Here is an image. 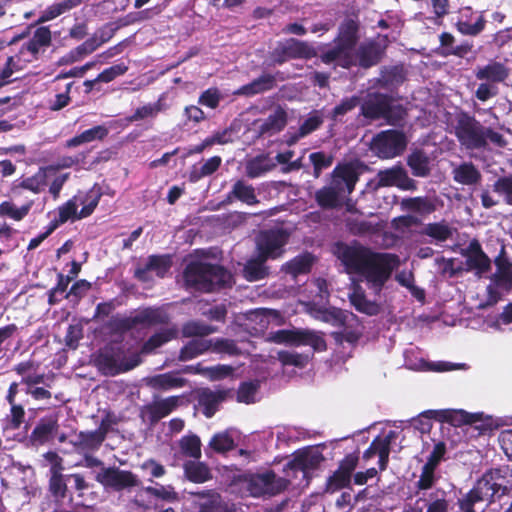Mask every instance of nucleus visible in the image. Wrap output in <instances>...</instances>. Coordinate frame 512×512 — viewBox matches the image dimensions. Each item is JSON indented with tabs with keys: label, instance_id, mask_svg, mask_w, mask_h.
I'll return each instance as SVG.
<instances>
[{
	"label": "nucleus",
	"instance_id": "1",
	"mask_svg": "<svg viewBox=\"0 0 512 512\" xmlns=\"http://www.w3.org/2000/svg\"><path fill=\"white\" fill-rule=\"evenodd\" d=\"M359 39V20L345 18L338 26L332 43L320 48L321 62L326 65L335 64L347 70L354 66L367 70L378 65L385 56V46L375 40H368L357 47Z\"/></svg>",
	"mask_w": 512,
	"mask_h": 512
},
{
	"label": "nucleus",
	"instance_id": "2",
	"mask_svg": "<svg viewBox=\"0 0 512 512\" xmlns=\"http://www.w3.org/2000/svg\"><path fill=\"white\" fill-rule=\"evenodd\" d=\"M334 253L348 274L362 277L371 288L378 291L400 265L398 255L374 251L356 240L351 243L338 242Z\"/></svg>",
	"mask_w": 512,
	"mask_h": 512
},
{
	"label": "nucleus",
	"instance_id": "3",
	"mask_svg": "<svg viewBox=\"0 0 512 512\" xmlns=\"http://www.w3.org/2000/svg\"><path fill=\"white\" fill-rule=\"evenodd\" d=\"M366 168L359 160L337 164L330 174V182L315 191L317 206L324 211L341 209Z\"/></svg>",
	"mask_w": 512,
	"mask_h": 512
},
{
	"label": "nucleus",
	"instance_id": "4",
	"mask_svg": "<svg viewBox=\"0 0 512 512\" xmlns=\"http://www.w3.org/2000/svg\"><path fill=\"white\" fill-rule=\"evenodd\" d=\"M186 288L202 293H212L231 287L232 274L223 266L202 261L189 262L183 271Z\"/></svg>",
	"mask_w": 512,
	"mask_h": 512
},
{
	"label": "nucleus",
	"instance_id": "5",
	"mask_svg": "<svg viewBox=\"0 0 512 512\" xmlns=\"http://www.w3.org/2000/svg\"><path fill=\"white\" fill-rule=\"evenodd\" d=\"M361 115L371 121L383 119L391 126L400 125L407 111L395 98L386 93L374 92L368 94L360 106Z\"/></svg>",
	"mask_w": 512,
	"mask_h": 512
},
{
	"label": "nucleus",
	"instance_id": "6",
	"mask_svg": "<svg viewBox=\"0 0 512 512\" xmlns=\"http://www.w3.org/2000/svg\"><path fill=\"white\" fill-rule=\"evenodd\" d=\"M102 197L100 188L90 189L83 198L74 196L58 207V217L54 218L49 226L56 230L68 220H80L90 216L99 204Z\"/></svg>",
	"mask_w": 512,
	"mask_h": 512
},
{
	"label": "nucleus",
	"instance_id": "7",
	"mask_svg": "<svg viewBox=\"0 0 512 512\" xmlns=\"http://www.w3.org/2000/svg\"><path fill=\"white\" fill-rule=\"evenodd\" d=\"M123 349L120 346L107 344L98 351L94 363L98 370L106 376H115L134 369L142 362L139 353L123 358Z\"/></svg>",
	"mask_w": 512,
	"mask_h": 512
},
{
	"label": "nucleus",
	"instance_id": "8",
	"mask_svg": "<svg viewBox=\"0 0 512 512\" xmlns=\"http://www.w3.org/2000/svg\"><path fill=\"white\" fill-rule=\"evenodd\" d=\"M484 125L476 117L461 110L455 114L453 133L466 150H480L487 146L483 138Z\"/></svg>",
	"mask_w": 512,
	"mask_h": 512
},
{
	"label": "nucleus",
	"instance_id": "9",
	"mask_svg": "<svg viewBox=\"0 0 512 512\" xmlns=\"http://www.w3.org/2000/svg\"><path fill=\"white\" fill-rule=\"evenodd\" d=\"M325 44L314 47L307 41L296 38H289L284 42H279L270 54L274 65H282L291 59L309 60L321 54V47Z\"/></svg>",
	"mask_w": 512,
	"mask_h": 512
},
{
	"label": "nucleus",
	"instance_id": "10",
	"mask_svg": "<svg viewBox=\"0 0 512 512\" xmlns=\"http://www.w3.org/2000/svg\"><path fill=\"white\" fill-rule=\"evenodd\" d=\"M243 481L253 497H260L266 494L276 495L285 490L289 484L288 480L277 478L273 470H267L263 473L244 474Z\"/></svg>",
	"mask_w": 512,
	"mask_h": 512
},
{
	"label": "nucleus",
	"instance_id": "11",
	"mask_svg": "<svg viewBox=\"0 0 512 512\" xmlns=\"http://www.w3.org/2000/svg\"><path fill=\"white\" fill-rule=\"evenodd\" d=\"M288 241L289 234L283 229L263 230L256 238L257 253L267 260L280 258Z\"/></svg>",
	"mask_w": 512,
	"mask_h": 512
},
{
	"label": "nucleus",
	"instance_id": "12",
	"mask_svg": "<svg viewBox=\"0 0 512 512\" xmlns=\"http://www.w3.org/2000/svg\"><path fill=\"white\" fill-rule=\"evenodd\" d=\"M407 146L405 134L398 130H386L377 134L371 148L382 159H389L400 155Z\"/></svg>",
	"mask_w": 512,
	"mask_h": 512
},
{
	"label": "nucleus",
	"instance_id": "13",
	"mask_svg": "<svg viewBox=\"0 0 512 512\" xmlns=\"http://www.w3.org/2000/svg\"><path fill=\"white\" fill-rule=\"evenodd\" d=\"M359 463L357 452L349 453L339 462L338 468L330 475L325 483V492L335 493L341 489L349 488L353 472Z\"/></svg>",
	"mask_w": 512,
	"mask_h": 512
},
{
	"label": "nucleus",
	"instance_id": "14",
	"mask_svg": "<svg viewBox=\"0 0 512 512\" xmlns=\"http://www.w3.org/2000/svg\"><path fill=\"white\" fill-rule=\"evenodd\" d=\"M95 479L105 488H111L114 491L138 487L141 484L137 475L132 471L121 470L118 467L103 468L97 473Z\"/></svg>",
	"mask_w": 512,
	"mask_h": 512
},
{
	"label": "nucleus",
	"instance_id": "15",
	"mask_svg": "<svg viewBox=\"0 0 512 512\" xmlns=\"http://www.w3.org/2000/svg\"><path fill=\"white\" fill-rule=\"evenodd\" d=\"M375 180V189L397 187L403 191L417 190V182L409 177L405 168L400 164L379 170Z\"/></svg>",
	"mask_w": 512,
	"mask_h": 512
},
{
	"label": "nucleus",
	"instance_id": "16",
	"mask_svg": "<svg viewBox=\"0 0 512 512\" xmlns=\"http://www.w3.org/2000/svg\"><path fill=\"white\" fill-rule=\"evenodd\" d=\"M461 254L465 258L463 271L473 272L481 278L491 270V259L483 251L479 240L472 239Z\"/></svg>",
	"mask_w": 512,
	"mask_h": 512
},
{
	"label": "nucleus",
	"instance_id": "17",
	"mask_svg": "<svg viewBox=\"0 0 512 512\" xmlns=\"http://www.w3.org/2000/svg\"><path fill=\"white\" fill-rule=\"evenodd\" d=\"M420 416L428 419H434L441 423H448L455 427L472 425L481 420L480 414L468 413L462 409L427 410L421 413Z\"/></svg>",
	"mask_w": 512,
	"mask_h": 512
},
{
	"label": "nucleus",
	"instance_id": "18",
	"mask_svg": "<svg viewBox=\"0 0 512 512\" xmlns=\"http://www.w3.org/2000/svg\"><path fill=\"white\" fill-rule=\"evenodd\" d=\"M59 427L56 414L40 418L27 437L28 446L40 447L52 442L58 433Z\"/></svg>",
	"mask_w": 512,
	"mask_h": 512
},
{
	"label": "nucleus",
	"instance_id": "19",
	"mask_svg": "<svg viewBox=\"0 0 512 512\" xmlns=\"http://www.w3.org/2000/svg\"><path fill=\"white\" fill-rule=\"evenodd\" d=\"M180 401L181 396H169L154 400L143 406L141 409V417L144 420L147 419L149 424L153 426L175 411L179 407Z\"/></svg>",
	"mask_w": 512,
	"mask_h": 512
},
{
	"label": "nucleus",
	"instance_id": "20",
	"mask_svg": "<svg viewBox=\"0 0 512 512\" xmlns=\"http://www.w3.org/2000/svg\"><path fill=\"white\" fill-rule=\"evenodd\" d=\"M172 266V256L170 254H153L147 259L143 267H137L134 271V278L142 283L149 282L150 271H154L156 276L164 278Z\"/></svg>",
	"mask_w": 512,
	"mask_h": 512
},
{
	"label": "nucleus",
	"instance_id": "21",
	"mask_svg": "<svg viewBox=\"0 0 512 512\" xmlns=\"http://www.w3.org/2000/svg\"><path fill=\"white\" fill-rule=\"evenodd\" d=\"M135 319L138 326L152 327L168 325L171 317L164 306H149L136 311Z\"/></svg>",
	"mask_w": 512,
	"mask_h": 512
},
{
	"label": "nucleus",
	"instance_id": "22",
	"mask_svg": "<svg viewBox=\"0 0 512 512\" xmlns=\"http://www.w3.org/2000/svg\"><path fill=\"white\" fill-rule=\"evenodd\" d=\"M287 121L288 114L286 110L279 105L266 119L257 120L255 124L257 125L258 134L260 136H272L281 132L286 127Z\"/></svg>",
	"mask_w": 512,
	"mask_h": 512
},
{
	"label": "nucleus",
	"instance_id": "23",
	"mask_svg": "<svg viewBox=\"0 0 512 512\" xmlns=\"http://www.w3.org/2000/svg\"><path fill=\"white\" fill-rule=\"evenodd\" d=\"M505 476L501 468H492L486 471L480 479L477 480L476 486L483 488L482 491L487 497L492 499L500 491L505 493L507 487L504 485Z\"/></svg>",
	"mask_w": 512,
	"mask_h": 512
},
{
	"label": "nucleus",
	"instance_id": "24",
	"mask_svg": "<svg viewBox=\"0 0 512 512\" xmlns=\"http://www.w3.org/2000/svg\"><path fill=\"white\" fill-rule=\"evenodd\" d=\"M52 42V34L48 26H41L34 31L32 38L24 43L19 54L24 55L25 53L30 54L31 60H37L41 48L49 47Z\"/></svg>",
	"mask_w": 512,
	"mask_h": 512
},
{
	"label": "nucleus",
	"instance_id": "25",
	"mask_svg": "<svg viewBox=\"0 0 512 512\" xmlns=\"http://www.w3.org/2000/svg\"><path fill=\"white\" fill-rule=\"evenodd\" d=\"M494 264L496 272L492 277L493 282L498 287L510 291L512 289V262L508 258L504 246L501 247L498 256L494 259Z\"/></svg>",
	"mask_w": 512,
	"mask_h": 512
},
{
	"label": "nucleus",
	"instance_id": "26",
	"mask_svg": "<svg viewBox=\"0 0 512 512\" xmlns=\"http://www.w3.org/2000/svg\"><path fill=\"white\" fill-rule=\"evenodd\" d=\"M105 439L96 431H80L71 440V445L78 454L97 452Z\"/></svg>",
	"mask_w": 512,
	"mask_h": 512
},
{
	"label": "nucleus",
	"instance_id": "27",
	"mask_svg": "<svg viewBox=\"0 0 512 512\" xmlns=\"http://www.w3.org/2000/svg\"><path fill=\"white\" fill-rule=\"evenodd\" d=\"M276 87V77L269 73H263L250 83L242 85L233 92L237 96L252 97L262 94Z\"/></svg>",
	"mask_w": 512,
	"mask_h": 512
},
{
	"label": "nucleus",
	"instance_id": "28",
	"mask_svg": "<svg viewBox=\"0 0 512 512\" xmlns=\"http://www.w3.org/2000/svg\"><path fill=\"white\" fill-rule=\"evenodd\" d=\"M226 391H212L209 388L199 390L197 401L202 408V413L206 418H211L218 411L219 405L226 399Z\"/></svg>",
	"mask_w": 512,
	"mask_h": 512
},
{
	"label": "nucleus",
	"instance_id": "29",
	"mask_svg": "<svg viewBox=\"0 0 512 512\" xmlns=\"http://www.w3.org/2000/svg\"><path fill=\"white\" fill-rule=\"evenodd\" d=\"M238 200L248 206H254L259 203L255 188L244 180H237L231 190L227 193L225 203H232Z\"/></svg>",
	"mask_w": 512,
	"mask_h": 512
},
{
	"label": "nucleus",
	"instance_id": "30",
	"mask_svg": "<svg viewBox=\"0 0 512 512\" xmlns=\"http://www.w3.org/2000/svg\"><path fill=\"white\" fill-rule=\"evenodd\" d=\"M406 80V71L402 64L383 66L377 84L383 89L398 88Z\"/></svg>",
	"mask_w": 512,
	"mask_h": 512
},
{
	"label": "nucleus",
	"instance_id": "31",
	"mask_svg": "<svg viewBox=\"0 0 512 512\" xmlns=\"http://www.w3.org/2000/svg\"><path fill=\"white\" fill-rule=\"evenodd\" d=\"M456 229L446 220L427 223L420 234L431 238V242L436 244L444 243L453 238Z\"/></svg>",
	"mask_w": 512,
	"mask_h": 512
},
{
	"label": "nucleus",
	"instance_id": "32",
	"mask_svg": "<svg viewBox=\"0 0 512 512\" xmlns=\"http://www.w3.org/2000/svg\"><path fill=\"white\" fill-rule=\"evenodd\" d=\"M403 211L413 212L426 216L434 213L437 209L435 202L427 196H416L403 198L400 202Z\"/></svg>",
	"mask_w": 512,
	"mask_h": 512
},
{
	"label": "nucleus",
	"instance_id": "33",
	"mask_svg": "<svg viewBox=\"0 0 512 512\" xmlns=\"http://www.w3.org/2000/svg\"><path fill=\"white\" fill-rule=\"evenodd\" d=\"M178 336V328L176 325L171 327L162 329L154 334H152L141 346L140 355L141 354H151L157 348L163 346L169 341L176 339Z\"/></svg>",
	"mask_w": 512,
	"mask_h": 512
},
{
	"label": "nucleus",
	"instance_id": "34",
	"mask_svg": "<svg viewBox=\"0 0 512 512\" xmlns=\"http://www.w3.org/2000/svg\"><path fill=\"white\" fill-rule=\"evenodd\" d=\"M509 76V69L501 62L490 61L487 65L479 67L475 72L478 80H486L492 83L504 82Z\"/></svg>",
	"mask_w": 512,
	"mask_h": 512
},
{
	"label": "nucleus",
	"instance_id": "35",
	"mask_svg": "<svg viewBox=\"0 0 512 512\" xmlns=\"http://www.w3.org/2000/svg\"><path fill=\"white\" fill-rule=\"evenodd\" d=\"M268 260L257 253L256 257L247 260L243 267V277L249 282L265 279L269 276Z\"/></svg>",
	"mask_w": 512,
	"mask_h": 512
},
{
	"label": "nucleus",
	"instance_id": "36",
	"mask_svg": "<svg viewBox=\"0 0 512 512\" xmlns=\"http://www.w3.org/2000/svg\"><path fill=\"white\" fill-rule=\"evenodd\" d=\"M314 260V256L311 253L305 252L283 264L281 271L296 278L298 275L310 273Z\"/></svg>",
	"mask_w": 512,
	"mask_h": 512
},
{
	"label": "nucleus",
	"instance_id": "37",
	"mask_svg": "<svg viewBox=\"0 0 512 512\" xmlns=\"http://www.w3.org/2000/svg\"><path fill=\"white\" fill-rule=\"evenodd\" d=\"M186 383L187 380L179 377L176 372H167L151 377L148 385L155 390L168 391L175 388H182Z\"/></svg>",
	"mask_w": 512,
	"mask_h": 512
},
{
	"label": "nucleus",
	"instance_id": "38",
	"mask_svg": "<svg viewBox=\"0 0 512 512\" xmlns=\"http://www.w3.org/2000/svg\"><path fill=\"white\" fill-rule=\"evenodd\" d=\"M349 300L360 313L375 316L380 312V306L376 302L368 300L364 290L359 285H357L349 295Z\"/></svg>",
	"mask_w": 512,
	"mask_h": 512
},
{
	"label": "nucleus",
	"instance_id": "39",
	"mask_svg": "<svg viewBox=\"0 0 512 512\" xmlns=\"http://www.w3.org/2000/svg\"><path fill=\"white\" fill-rule=\"evenodd\" d=\"M212 339L194 338L187 342L178 355L179 361H189L210 351Z\"/></svg>",
	"mask_w": 512,
	"mask_h": 512
},
{
	"label": "nucleus",
	"instance_id": "40",
	"mask_svg": "<svg viewBox=\"0 0 512 512\" xmlns=\"http://www.w3.org/2000/svg\"><path fill=\"white\" fill-rule=\"evenodd\" d=\"M453 180L462 185H475L482 176L480 171L472 162H464L455 167L452 171Z\"/></svg>",
	"mask_w": 512,
	"mask_h": 512
},
{
	"label": "nucleus",
	"instance_id": "41",
	"mask_svg": "<svg viewBox=\"0 0 512 512\" xmlns=\"http://www.w3.org/2000/svg\"><path fill=\"white\" fill-rule=\"evenodd\" d=\"M183 468L185 477L193 483H204L212 478L211 470L204 462L189 460Z\"/></svg>",
	"mask_w": 512,
	"mask_h": 512
},
{
	"label": "nucleus",
	"instance_id": "42",
	"mask_svg": "<svg viewBox=\"0 0 512 512\" xmlns=\"http://www.w3.org/2000/svg\"><path fill=\"white\" fill-rule=\"evenodd\" d=\"M321 320L336 327H345L352 320H358V317L347 310L337 307H329L320 310Z\"/></svg>",
	"mask_w": 512,
	"mask_h": 512
},
{
	"label": "nucleus",
	"instance_id": "43",
	"mask_svg": "<svg viewBox=\"0 0 512 512\" xmlns=\"http://www.w3.org/2000/svg\"><path fill=\"white\" fill-rule=\"evenodd\" d=\"M275 167L276 164L267 154H261L247 161L245 170L248 178L255 179L273 170Z\"/></svg>",
	"mask_w": 512,
	"mask_h": 512
},
{
	"label": "nucleus",
	"instance_id": "44",
	"mask_svg": "<svg viewBox=\"0 0 512 512\" xmlns=\"http://www.w3.org/2000/svg\"><path fill=\"white\" fill-rule=\"evenodd\" d=\"M111 335H123L137 327L135 315L122 316L120 314L112 316L104 325Z\"/></svg>",
	"mask_w": 512,
	"mask_h": 512
},
{
	"label": "nucleus",
	"instance_id": "45",
	"mask_svg": "<svg viewBox=\"0 0 512 512\" xmlns=\"http://www.w3.org/2000/svg\"><path fill=\"white\" fill-rule=\"evenodd\" d=\"M407 165L416 177H427L430 174L429 158L421 149H416L408 155Z\"/></svg>",
	"mask_w": 512,
	"mask_h": 512
},
{
	"label": "nucleus",
	"instance_id": "46",
	"mask_svg": "<svg viewBox=\"0 0 512 512\" xmlns=\"http://www.w3.org/2000/svg\"><path fill=\"white\" fill-rule=\"evenodd\" d=\"M52 168H53V165H50L48 167L39 168L37 173H35L33 176L23 179L20 182L19 187H21L25 190H29L35 194L40 193L47 184L46 172L50 171V169H52Z\"/></svg>",
	"mask_w": 512,
	"mask_h": 512
},
{
	"label": "nucleus",
	"instance_id": "47",
	"mask_svg": "<svg viewBox=\"0 0 512 512\" xmlns=\"http://www.w3.org/2000/svg\"><path fill=\"white\" fill-rule=\"evenodd\" d=\"M110 38L111 36L108 38L100 39H98L96 36L88 38L82 44L70 51V59H68V61H79L84 56L94 52L99 46L107 42Z\"/></svg>",
	"mask_w": 512,
	"mask_h": 512
},
{
	"label": "nucleus",
	"instance_id": "48",
	"mask_svg": "<svg viewBox=\"0 0 512 512\" xmlns=\"http://www.w3.org/2000/svg\"><path fill=\"white\" fill-rule=\"evenodd\" d=\"M217 327L205 324L200 321L191 320L183 324L182 335L183 337H199L203 338L210 334L217 332Z\"/></svg>",
	"mask_w": 512,
	"mask_h": 512
},
{
	"label": "nucleus",
	"instance_id": "49",
	"mask_svg": "<svg viewBox=\"0 0 512 512\" xmlns=\"http://www.w3.org/2000/svg\"><path fill=\"white\" fill-rule=\"evenodd\" d=\"M221 162L222 159L220 156H213L209 158L200 168L193 166L189 173V181L195 183L203 177L212 175L219 169Z\"/></svg>",
	"mask_w": 512,
	"mask_h": 512
},
{
	"label": "nucleus",
	"instance_id": "50",
	"mask_svg": "<svg viewBox=\"0 0 512 512\" xmlns=\"http://www.w3.org/2000/svg\"><path fill=\"white\" fill-rule=\"evenodd\" d=\"M179 447L184 456L195 460L201 458V440L199 436L195 434L183 436L179 441Z\"/></svg>",
	"mask_w": 512,
	"mask_h": 512
},
{
	"label": "nucleus",
	"instance_id": "51",
	"mask_svg": "<svg viewBox=\"0 0 512 512\" xmlns=\"http://www.w3.org/2000/svg\"><path fill=\"white\" fill-rule=\"evenodd\" d=\"M198 512H228V508L220 494L211 492L202 497Z\"/></svg>",
	"mask_w": 512,
	"mask_h": 512
},
{
	"label": "nucleus",
	"instance_id": "52",
	"mask_svg": "<svg viewBox=\"0 0 512 512\" xmlns=\"http://www.w3.org/2000/svg\"><path fill=\"white\" fill-rule=\"evenodd\" d=\"M483 488L476 485L473 486L465 495L457 499L458 508H466L470 511H476L475 505L486 499H490L482 491Z\"/></svg>",
	"mask_w": 512,
	"mask_h": 512
},
{
	"label": "nucleus",
	"instance_id": "53",
	"mask_svg": "<svg viewBox=\"0 0 512 512\" xmlns=\"http://www.w3.org/2000/svg\"><path fill=\"white\" fill-rule=\"evenodd\" d=\"M324 123L323 114L320 110H313L298 128V136H308L318 130Z\"/></svg>",
	"mask_w": 512,
	"mask_h": 512
},
{
	"label": "nucleus",
	"instance_id": "54",
	"mask_svg": "<svg viewBox=\"0 0 512 512\" xmlns=\"http://www.w3.org/2000/svg\"><path fill=\"white\" fill-rule=\"evenodd\" d=\"M259 388L260 383L258 380L241 382L237 390V401L245 404L254 403Z\"/></svg>",
	"mask_w": 512,
	"mask_h": 512
},
{
	"label": "nucleus",
	"instance_id": "55",
	"mask_svg": "<svg viewBox=\"0 0 512 512\" xmlns=\"http://www.w3.org/2000/svg\"><path fill=\"white\" fill-rule=\"evenodd\" d=\"M309 160L313 166V176L315 178H319L323 170L329 168L333 164L334 157L324 151H317L309 155Z\"/></svg>",
	"mask_w": 512,
	"mask_h": 512
},
{
	"label": "nucleus",
	"instance_id": "56",
	"mask_svg": "<svg viewBox=\"0 0 512 512\" xmlns=\"http://www.w3.org/2000/svg\"><path fill=\"white\" fill-rule=\"evenodd\" d=\"M210 350L215 353L227 354L230 356H237L241 353L236 341L228 338L212 339Z\"/></svg>",
	"mask_w": 512,
	"mask_h": 512
},
{
	"label": "nucleus",
	"instance_id": "57",
	"mask_svg": "<svg viewBox=\"0 0 512 512\" xmlns=\"http://www.w3.org/2000/svg\"><path fill=\"white\" fill-rule=\"evenodd\" d=\"M30 204L23 205L18 208L14 203L10 201H3L0 204V216L9 217L15 221L22 220L30 211Z\"/></svg>",
	"mask_w": 512,
	"mask_h": 512
},
{
	"label": "nucleus",
	"instance_id": "58",
	"mask_svg": "<svg viewBox=\"0 0 512 512\" xmlns=\"http://www.w3.org/2000/svg\"><path fill=\"white\" fill-rule=\"evenodd\" d=\"M277 359L283 366H294L298 368H304L309 362L307 355L290 351H279Z\"/></svg>",
	"mask_w": 512,
	"mask_h": 512
},
{
	"label": "nucleus",
	"instance_id": "59",
	"mask_svg": "<svg viewBox=\"0 0 512 512\" xmlns=\"http://www.w3.org/2000/svg\"><path fill=\"white\" fill-rule=\"evenodd\" d=\"M49 491L56 499H64L67 496V484L64 480V475L55 471L51 474L49 479Z\"/></svg>",
	"mask_w": 512,
	"mask_h": 512
},
{
	"label": "nucleus",
	"instance_id": "60",
	"mask_svg": "<svg viewBox=\"0 0 512 512\" xmlns=\"http://www.w3.org/2000/svg\"><path fill=\"white\" fill-rule=\"evenodd\" d=\"M209 446L217 453H225L233 450L235 443L233 438L227 432H223L215 434L211 438Z\"/></svg>",
	"mask_w": 512,
	"mask_h": 512
},
{
	"label": "nucleus",
	"instance_id": "61",
	"mask_svg": "<svg viewBox=\"0 0 512 512\" xmlns=\"http://www.w3.org/2000/svg\"><path fill=\"white\" fill-rule=\"evenodd\" d=\"M493 191L503 197L508 205H512V174L499 177L493 184Z\"/></svg>",
	"mask_w": 512,
	"mask_h": 512
},
{
	"label": "nucleus",
	"instance_id": "62",
	"mask_svg": "<svg viewBox=\"0 0 512 512\" xmlns=\"http://www.w3.org/2000/svg\"><path fill=\"white\" fill-rule=\"evenodd\" d=\"M346 228L354 236H365L375 232V226L371 222L352 218L346 220Z\"/></svg>",
	"mask_w": 512,
	"mask_h": 512
},
{
	"label": "nucleus",
	"instance_id": "63",
	"mask_svg": "<svg viewBox=\"0 0 512 512\" xmlns=\"http://www.w3.org/2000/svg\"><path fill=\"white\" fill-rule=\"evenodd\" d=\"M10 412L6 417L7 427L11 430H18L25 422V409L19 403L9 404Z\"/></svg>",
	"mask_w": 512,
	"mask_h": 512
},
{
	"label": "nucleus",
	"instance_id": "64",
	"mask_svg": "<svg viewBox=\"0 0 512 512\" xmlns=\"http://www.w3.org/2000/svg\"><path fill=\"white\" fill-rule=\"evenodd\" d=\"M436 469L429 467L427 465H423L421 469V474L419 476V480L415 483V487L419 491H427L431 489L438 480L436 476Z\"/></svg>",
	"mask_w": 512,
	"mask_h": 512
}]
</instances>
